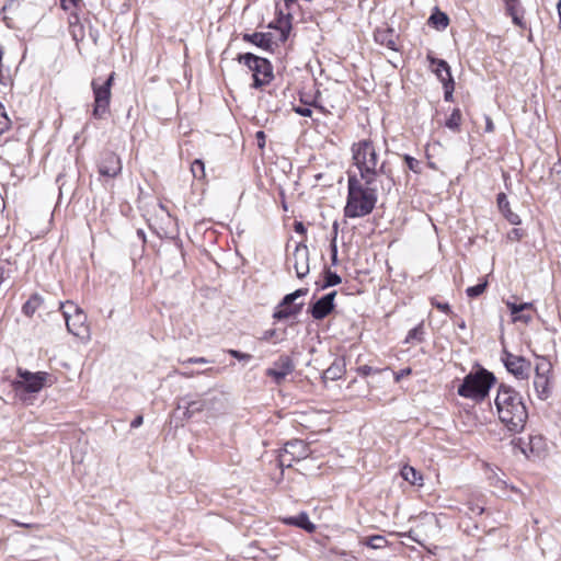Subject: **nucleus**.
Here are the masks:
<instances>
[{"mask_svg":"<svg viewBox=\"0 0 561 561\" xmlns=\"http://www.w3.org/2000/svg\"><path fill=\"white\" fill-rule=\"evenodd\" d=\"M352 154L360 180L365 184H376L377 180L385 175L388 180V190H390L393 184L391 171L387 168L386 161H380L373 141L364 139L353 144Z\"/></svg>","mask_w":561,"mask_h":561,"instance_id":"nucleus-1","label":"nucleus"},{"mask_svg":"<svg viewBox=\"0 0 561 561\" xmlns=\"http://www.w3.org/2000/svg\"><path fill=\"white\" fill-rule=\"evenodd\" d=\"M494 403L499 419L506 428L514 433L522 432L528 419V412L519 393L510 386L501 385Z\"/></svg>","mask_w":561,"mask_h":561,"instance_id":"nucleus-2","label":"nucleus"},{"mask_svg":"<svg viewBox=\"0 0 561 561\" xmlns=\"http://www.w3.org/2000/svg\"><path fill=\"white\" fill-rule=\"evenodd\" d=\"M376 203V184H365L355 175H350L347 180V199L344 207L345 217H365L374 210Z\"/></svg>","mask_w":561,"mask_h":561,"instance_id":"nucleus-3","label":"nucleus"},{"mask_svg":"<svg viewBox=\"0 0 561 561\" xmlns=\"http://www.w3.org/2000/svg\"><path fill=\"white\" fill-rule=\"evenodd\" d=\"M494 382V375L481 368L476 373L468 374L458 387L457 392L460 397L482 401L488 396Z\"/></svg>","mask_w":561,"mask_h":561,"instance_id":"nucleus-4","label":"nucleus"},{"mask_svg":"<svg viewBox=\"0 0 561 561\" xmlns=\"http://www.w3.org/2000/svg\"><path fill=\"white\" fill-rule=\"evenodd\" d=\"M115 72H111L107 78L102 79L101 77L94 78L91 82L93 91V111L92 116L95 119H104L110 113V104L112 98V85L114 81Z\"/></svg>","mask_w":561,"mask_h":561,"instance_id":"nucleus-5","label":"nucleus"},{"mask_svg":"<svg viewBox=\"0 0 561 561\" xmlns=\"http://www.w3.org/2000/svg\"><path fill=\"white\" fill-rule=\"evenodd\" d=\"M60 310L66 321L69 333L82 340L90 339V328L87 323L88 317L85 312L75 302H60Z\"/></svg>","mask_w":561,"mask_h":561,"instance_id":"nucleus-6","label":"nucleus"},{"mask_svg":"<svg viewBox=\"0 0 561 561\" xmlns=\"http://www.w3.org/2000/svg\"><path fill=\"white\" fill-rule=\"evenodd\" d=\"M237 59L252 72L253 88L259 89L273 80V67L266 58L255 56L252 53H245L240 54Z\"/></svg>","mask_w":561,"mask_h":561,"instance_id":"nucleus-7","label":"nucleus"},{"mask_svg":"<svg viewBox=\"0 0 561 561\" xmlns=\"http://www.w3.org/2000/svg\"><path fill=\"white\" fill-rule=\"evenodd\" d=\"M218 399L208 394L186 396L178 402L176 413H182V417L188 420L201 413H211Z\"/></svg>","mask_w":561,"mask_h":561,"instance_id":"nucleus-8","label":"nucleus"},{"mask_svg":"<svg viewBox=\"0 0 561 561\" xmlns=\"http://www.w3.org/2000/svg\"><path fill=\"white\" fill-rule=\"evenodd\" d=\"M310 453V447L304 440H289L278 455V465L282 468H290L295 461L306 459Z\"/></svg>","mask_w":561,"mask_h":561,"instance_id":"nucleus-9","label":"nucleus"},{"mask_svg":"<svg viewBox=\"0 0 561 561\" xmlns=\"http://www.w3.org/2000/svg\"><path fill=\"white\" fill-rule=\"evenodd\" d=\"M18 377L19 379L13 382L15 391L35 393L44 387L47 373H31L26 369L18 368Z\"/></svg>","mask_w":561,"mask_h":561,"instance_id":"nucleus-10","label":"nucleus"},{"mask_svg":"<svg viewBox=\"0 0 561 561\" xmlns=\"http://www.w3.org/2000/svg\"><path fill=\"white\" fill-rule=\"evenodd\" d=\"M536 375L534 379V387L537 396L541 400H546L550 396V380L549 373L551 371V364L545 357H540L536 365Z\"/></svg>","mask_w":561,"mask_h":561,"instance_id":"nucleus-11","label":"nucleus"},{"mask_svg":"<svg viewBox=\"0 0 561 561\" xmlns=\"http://www.w3.org/2000/svg\"><path fill=\"white\" fill-rule=\"evenodd\" d=\"M295 369L294 360L288 355H280L271 367L265 370V375L271 377L276 385H280L288 375Z\"/></svg>","mask_w":561,"mask_h":561,"instance_id":"nucleus-12","label":"nucleus"},{"mask_svg":"<svg viewBox=\"0 0 561 561\" xmlns=\"http://www.w3.org/2000/svg\"><path fill=\"white\" fill-rule=\"evenodd\" d=\"M502 360L507 371L514 375L517 379L528 378L531 365L525 357L504 352Z\"/></svg>","mask_w":561,"mask_h":561,"instance_id":"nucleus-13","label":"nucleus"},{"mask_svg":"<svg viewBox=\"0 0 561 561\" xmlns=\"http://www.w3.org/2000/svg\"><path fill=\"white\" fill-rule=\"evenodd\" d=\"M122 169L121 158L112 151L104 152L98 163L99 174L102 178L114 179L121 174Z\"/></svg>","mask_w":561,"mask_h":561,"instance_id":"nucleus-14","label":"nucleus"},{"mask_svg":"<svg viewBox=\"0 0 561 561\" xmlns=\"http://www.w3.org/2000/svg\"><path fill=\"white\" fill-rule=\"evenodd\" d=\"M298 278L305 277L309 273V249L304 243H298L289 259Z\"/></svg>","mask_w":561,"mask_h":561,"instance_id":"nucleus-15","label":"nucleus"},{"mask_svg":"<svg viewBox=\"0 0 561 561\" xmlns=\"http://www.w3.org/2000/svg\"><path fill=\"white\" fill-rule=\"evenodd\" d=\"M335 295L336 291H331L310 306L309 311L313 319L321 320L332 312Z\"/></svg>","mask_w":561,"mask_h":561,"instance_id":"nucleus-16","label":"nucleus"},{"mask_svg":"<svg viewBox=\"0 0 561 561\" xmlns=\"http://www.w3.org/2000/svg\"><path fill=\"white\" fill-rule=\"evenodd\" d=\"M506 306L511 311L512 321L514 323L523 322L525 324H528L533 320L531 314L526 313L525 311L535 310L534 302L515 304V302L507 301Z\"/></svg>","mask_w":561,"mask_h":561,"instance_id":"nucleus-17","label":"nucleus"},{"mask_svg":"<svg viewBox=\"0 0 561 561\" xmlns=\"http://www.w3.org/2000/svg\"><path fill=\"white\" fill-rule=\"evenodd\" d=\"M427 60L430 61L432 71L436 75L442 84L446 82L448 78L454 79L447 61L444 59L435 58L432 55H427Z\"/></svg>","mask_w":561,"mask_h":561,"instance_id":"nucleus-18","label":"nucleus"},{"mask_svg":"<svg viewBox=\"0 0 561 561\" xmlns=\"http://www.w3.org/2000/svg\"><path fill=\"white\" fill-rule=\"evenodd\" d=\"M374 36H375V41L378 44L383 45L389 49L398 50V48H397L398 35L396 34V32L392 28H390V27L377 28L375 31Z\"/></svg>","mask_w":561,"mask_h":561,"instance_id":"nucleus-19","label":"nucleus"},{"mask_svg":"<svg viewBox=\"0 0 561 561\" xmlns=\"http://www.w3.org/2000/svg\"><path fill=\"white\" fill-rule=\"evenodd\" d=\"M282 522L285 525L299 527L309 534L316 530V525L310 522L309 516L306 512H300L297 516L284 517Z\"/></svg>","mask_w":561,"mask_h":561,"instance_id":"nucleus-20","label":"nucleus"},{"mask_svg":"<svg viewBox=\"0 0 561 561\" xmlns=\"http://www.w3.org/2000/svg\"><path fill=\"white\" fill-rule=\"evenodd\" d=\"M506 13L512 18L515 25L525 28L526 24L523 20L524 10L519 0H504Z\"/></svg>","mask_w":561,"mask_h":561,"instance_id":"nucleus-21","label":"nucleus"},{"mask_svg":"<svg viewBox=\"0 0 561 561\" xmlns=\"http://www.w3.org/2000/svg\"><path fill=\"white\" fill-rule=\"evenodd\" d=\"M517 445L519 446L522 453L528 456V450L531 454H539L543 449V439L540 435L529 436L528 442H524L522 438H518Z\"/></svg>","mask_w":561,"mask_h":561,"instance_id":"nucleus-22","label":"nucleus"},{"mask_svg":"<svg viewBox=\"0 0 561 561\" xmlns=\"http://www.w3.org/2000/svg\"><path fill=\"white\" fill-rule=\"evenodd\" d=\"M497 207L501 214L506 218V220L512 225H519L520 218L517 214L513 213L510 208V202L504 193L497 194L496 197Z\"/></svg>","mask_w":561,"mask_h":561,"instance_id":"nucleus-23","label":"nucleus"},{"mask_svg":"<svg viewBox=\"0 0 561 561\" xmlns=\"http://www.w3.org/2000/svg\"><path fill=\"white\" fill-rule=\"evenodd\" d=\"M302 306V302H299L297 305L285 306H282V302H279L273 313V318L276 320H285L291 317H296L297 314L300 313Z\"/></svg>","mask_w":561,"mask_h":561,"instance_id":"nucleus-24","label":"nucleus"},{"mask_svg":"<svg viewBox=\"0 0 561 561\" xmlns=\"http://www.w3.org/2000/svg\"><path fill=\"white\" fill-rule=\"evenodd\" d=\"M243 41L254 44L257 47L264 49H271L273 45L272 34L271 33H252V34H243Z\"/></svg>","mask_w":561,"mask_h":561,"instance_id":"nucleus-25","label":"nucleus"},{"mask_svg":"<svg viewBox=\"0 0 561 561\" xmlns=\"http://www.w3.org/2000/svg\"><path fill=\"white\" fill-rule=\"evenodd\" d=\"M344 375V363L342 359H335L322 374V380H337Z\"/></svg>","mask_w":561,"mask_h":561,"instance_id":"nucleus-26","label":"nucleus"},{"mask_svg":"<svg viewBox=\"0 0 561 561\" xmlns=\"http://www.w3.org/2000/svg\"><path fill=\"white\" fill-rule=\"evenodd\" d=\"M69 32L75 42L79 43L84 38V27L77 14L69 16Z\"/></svg>","mask_w":561,"mask_h":561,"instance_id":"nucleus-27","label":"nucleus"},{"mask_svg":"<svg viewBox=\"0 0 561 561\" xmlns=\"http://www.w3.org/2000/svg\"><path fill=\"white\" fill-rule=\"evenodd\" d=\"M401 476L405 481H408L412 485H422L423 484L422 474L411 466H408V465L403 466L401 469Z\"/></svg>","mask_w":561,"mask_h":561,"instance_id":"nucleus-28","label":"nucleus"},{"mask_svg":"<svg viewBox=\"0 0 561 561\" xmlns=\"http://www.w3.org/2000/svg\"><path fill=\"white\" fill-rule=\"evenodd\" d=\"M428 24L433 25L436 30H445L449 24V18L446 13L436 10L428 19Z\"/></svg>","mask_w":561,"mask_h":561,"instance_id":"nucleus-29","label":"nucleus"},{"mask_svg":"<svg viewBox=\"0 0 561 561\" xmlns=\"http://www.w3.org/2000/svg\"><path fill=\"white\" fill-rule=\"evenodd\" d=\"M360 543L368 548L378 550L386 548L388 546V540L381 535H373L362 539Z\"/></svg>","mask_w":561,"mask_h":561,"instance_id":"nucleus-30","label":"nucleus"},{"mask_svg":"<svg viewBox=\"0 0 561 561\" xmlns=\"http://www.w3.org/2000/svg\"><path fill=\"white\" fill-rule=\"evenodd\" d=\"M424 324L423 322L419 323L415 328L411 329L407 337L404 340L405 343H421L424 340Z\"/></svg>","mask_w":561,"mask_h":561,"instance_id":"nucleus-31","label":"nucleus"},{"mask_svg":"<svg viewBox=\"0 0 561 561\" xmlns=\"http://www.w3.org/2000/svg\"><path fill=\"white\" fill-rule=\"evenodd\" d=\"M42 305V298L38 295H33L22 307L25 316L32 317Z\"/></svg>","mask_w":561,"mask_h":561,"instance_id":"nucleus-32","label":"nucleus"},{"mask_svg":"<svg viewBox=\"0 0 561 561\" xmlns=\"http://www.w3.org/2000/svg\"><path fill=\"white\" fill-rule=\"evenodd\" d=\"M461 112L459 108H455L450 116L447 118L446 121V127L454 130V131H458L459 130V127H460V124H461Z\"/></svg>","mask_w":561,"mask_h":561,"instance_id":"nucleus-33","label":"nucleus"},{"mask_svg":"<svg viewBox=\"0 0 561 561\" xmlns=\"http://www.w3.org/2000/svg\"><path fill=\"white\" fill-rule=\"evenodd\" d=\"M486 287H488V280H486V278H483L480 280L479 284L468 287L466 289V294L470 298H477L484 293Z\"/></svg>","mask_w":561,"mask_h":561,"instance_id":"nucleus-34","label":"nucleus"},{"mask_svg":"<svg viewBox=\"0 0 561 561\" xmlns=\"http://www.w3.org/2000/svg\"><path fill=\"white\" fill-rule=\"evenodd\" d=\"M341 282H342V279L336 273H334L330 270L324 271V283L322 285V288H328V287L339 285Z\"/></svg>","mask_w":561,"mask_h":561,"instance_id":"nucleus-35","label":"nucleus"},{"mask_svg":"<svg viewBox=\"0 0 561 561\" xmlns=\"http://www.w3.org/2000/svg\"><path fill=\"white\" fill-rule=\"evenodd\" d=\"M307 293H308L307 288H299V289L295 290L294 293L286 295L280 301L282 306L296 305L295 300H297L299 297L305 296Z\"/></svg>","mask_w":561,"mask_h":561,"instance_id":"nucleus-36","label":"nucleus"},{"mask_svg":"<svg viewBox=\"0 0 561 561\" xmlns=\"http://www.w3.org/2000/svg\"><path fill=\"white\" fill-rule=\"evenodd\" d=\"M191 171L195 179L202 180L205 178V164L201 159H196L191 164Z\"/></svg>","mask_w":561,"mask_h":561,"instance_id":"nucleus-37","label":"nucleus"},{"mask_svg":"<svg viewBox=\"0 0 561 561\" xmlns=\"http://www.w3.org/2000/svg\"><path fill=\"white\" fill-rule=\"evenodd\" d=\"M403 159L409 170L416 174H420L422 172V162L420 160L409 154H404Z\"/></svg>","mask_w":561,"mask_h":561,"instance_id":"nucleus-38","label":"nucleus"},{"mask_svg":"<svg viewBox=\"0 0 561 561\" xmlns=\"http://www.w3.org/2000/svg\"><path fill=\"white\" fill-rule=\"evenodd\" d=\"M444 88V99L445 101L449 102L453 101V93L455 90V81L454 79H447L446 82L443 83Z\"/></svg>","mask_w":561,"mask_h":561,"instance_id":"nucleus-39","label":"nucleus"},{"mask_svg":"<svg viewBox=\"0 0 561 561\" xmlns=\"http://www.w3.org/2000/svg\"><path fill=\"white\" fill-rule=\"evenodd\" d=\"M551 181L558 190H561V164H554L551 169Z\"/></svg>","mask_w":561,"mask_h":561,"instance_id":"nucleus-40","label":"nucleus"},{"mask_svg":"<svg viewBox=\"0 0 561 561\" xmlns=\"http://www.w3.org/2000/svg\"><path fill=\"white\" fill-rule=\"evenodd\" d=\"M432 306H434L435 308H437L438 310H440L442 312H444V313H446L448 316H453L454 314L449 304H447V302H440V301H437L435 299H432Z\"/></svg>","mask_w":561,"mask_h":561,"instance_id":"nucleus-41","label":"nucleus"},{"mask_svg":"<svg viewBox=\"0 0 561 561\" xmlns=\"http://www.w3.org/2000/svg\"><path fill=\"white\" fill-rule=\"evenodd\" d=\"M357 373L363 376V377H366L368 375H371V374H378L380 373V369L379 368H374L369 365H362L357 368Z\"/></svg>","mask_w":561,"mask_h":561,"instance_id":"nucleus-42","label":"nucleus"},{"mask_svg":"<svg viewBox=\"0 0 561 561\" xmlns=\"http://www.w3.org/2000/svg\"><path fill=\"white\" fill-rule=\"evenodd\" d=\"M279 30H280V41L285 42L288 37V34H289V30H290V24L288 23V21H283L280 20L279 21Z\"/></svg>","mask_w":561,"mask_h":561,"instance_id":"nucleus-43","label":"nucleus"},{"mask_svg":"<svg viewBox=\"0 0 561 561\" xmlns=\"http://www.w3.org/2000/svg\"><path fill=\"white\" fill-rule=\"evenodd\" d=\"M229 354L238 359V360H244V362H249L251 358H252V355L248 354V353H242L240 351H237V350H230L229 351Z\"/></svg>","mask_w":561,"mask_h":561,"instance_id":"nucleus-44","label":"nucleus"},{"mask_svg":"<svg viewBox=\"0 0 561 561\" xmlns=\"http://www.w3.org/2000/svg\"><path fill=\"white\" fill-rule=\"evenodd\" d=\"M330 252H331V262H332V265H336L337 264V244L335 242V238H333L331 240V243H330Z\"/></svg>","mask_w":561,"mask_h":561,"instance_id":"nucleus-45","label":"nucleus"},{"mask_svg":"<svg viewBox=\"0 0 561 561\" xmlns=\"http://www.w3.org/2000/svg\"><path fill=\"white\" fill-rule=\"evenodd\" d=\"M294 111L295 113L304 117H309L312 114V111L307 106H295Z\"/></svg>","mask_w":561,"mask_h":561,"instance_id":"nucleus-46","label":"nucleus"},{"mask_svg":"<svg viewBox=\"0 0 561 561\" xmlns=\"http://www.w3.org/2000/svg\"><path fill=\"white\" fill-rule=\"evenodd\" d=\"M208 363V359H206L205 357H190L185 360H182V365H186V364H206Z\"/></svg>","mask_w":561,"mask_h":561,"instance_id":"nucleus-47","label":"nucleus"},{"mask_svg":"<svg viewBox=\"0 0 561 561\" xmlns=\"http://www.w3.org/2000/svg\"><path fill=\"white\" fill-rule=\"evenodd\" d=\"M80 0H60L61 2V7L65 9V10H69L70 8H73V7H77L78 2Z\"/></svg>","mask_w":561,"mask_h":561,"instance_id":"nucleus-48","label":"nucleus"},{"mask_svg":"<svg viewBox=\"0 0 561 561\" xmlns=\"http://www.w3.org/2000/svg\"><path fill=\"white\" fill-rule=\"evenodd\" d=\"M276 335V331L274 329L267 330L263 333L262 340L268 341Z\"/></svg>","mask_w":561,"mask_h":561,"instance_id":"nucleus-49","label":"nucleus"},{"mask_svg":"<svg viewBox=\"0 0 561 561\" xmlns=\"http://www.w3.org/2000/svg\"><path fill=\"white\" fill-rule=\"evenodd\" d=\"M142 422H144V417H142V415H138L137 417H135V419L131 421L130 426H131L133 428H137V427H139V426L142 424Z\"/></svg>","mask_w":561,"mask_h":561,"instance_id":"nucleus-50","label":"nucleus"},{"mask_svg":"<svg viewBox=\"0 0 561 561\" xmlns=\"http://www.w3.org/2000/svg\"><path fill=\"white\" fill-rule=\"evenodd\" d=\"M294 228L297 233H306V228H305L304 224L300 221H296L294 225Z\"/></svg>","mask_w":561,"mask_h":561,"instance_id":"nucleus-51","label":"nucleus"},{"mask_svg":"<svg viewBox=\"0 0 561 561\" xmlns=\"http://www.w3.org/2000/svg\"><path fill=\"white\" fill-rule=\"evenodd\" d=\"M510 238L513 239V240H519L522 238V232L519 229H513L511 232H510Z\"/></svg>","mask_w":561,"mask_h":561,"instance_id":"nucleus-52","label":"nucleus"},{"mask_svg":"<svg viewBox=\"0 0 561 561\" xmlns=\"http://www.w3.org/2000/svg\"><path fill=\"white\" fill-rule=\"evenodd\" d=\"M403 536H407L408 538H410L411 540L422 545L421 540L415 536L414 531L413 530H410L408 534H403Z\"/></svg>","mask_w":561,"mask_h":561,"instance_id":"nucleus-53","label":"nucleus"},{"mask_svg":"<svg viewBox=\"0 0 561 561\" xmlns=\"http://www.w3.org/2000/svg\"><path fill=\"white\" fill-rule=\"evenodd\" d=\"M195 374H199V371L195 373V371H190V370H185V371H182L181 375L184 376V377H193Z\"/></svg>","mask_w":561,"mask_h":561,"instance_id":"nucleus-54","label":"nucleus"},{"mask_svg":"<svg viewBox=\"0 0 561 561\" xmlns=\"http://www.w3.org/2000/svg\"><path fill=\"white\" fill-rule=\"evenodd\" d=\"M557 10L559 15V27L561 28V0L558 1Z\"/></svg>","mask_w":561,"mask_h":561,"instance_id":"nucleus-55","label":"nucleus"},{"mask_svg":"<svg viewBox=\"0 0 561 561\" xmlns=\"http://www.w3.org/2000/svg\"><path fill=\"white\" fill-rule=\"evenodd\" d=\"M410 373V368L401 370V373L397 376V380H399L402 376L409 375Z\"/></svg>","mask_w":561,"mask_h":561,"instance_id":"nucleus-56","label":"nucleus"},{"mask_svg":"<svg viewBox=\"0 0 561 561\" xmlns=\"http://www.w3.org/2000/svg\"><path fill=\"white\" fill-rule=\"evenodd\" d=\"M256 137H257V139L263 140L262 144L260 142V147H263L264 146V133L263 131H257L256 133Z\"/></svg>","mask_w":561,"mask_h":561,"instance_id":"nucleus-57","label":"nucleus"},{"mask_svg":"<svg viewBox=\"0 0 561 561\" xmlns=\"http://www.w3.org/2000/svg\"><path fill=\"white\" fill-rule=\"evenodd\" d=\"M486 130L492 131L493 130V123L491 119L486 121Z\"/></svg>","mask_w":561,"mask_h":561,"instance_id":"nucleus-58","label":"nucleus"},{"mask_svg":"<svg viewBox=\"0 0 561 561\" xmlns=\"http://www.w3.org/2000/svg\"><path fill=\"white\" fill-rule=\"evenodd\" d=\"M458 328L463 330L466 329V322L463 320H460L458 323H457Z\"/></svg>","mask_w":561,"mask_h":561,"instance_id":"nucleus-59","label":"nucleus"},{"mask_svg":"<svg viewBox=\"0 0 561 561\" xmlns=\"http://www.w3.org/2000/svg\"><path fill=\"white\" fill-rule=\"evenodd\" d=\"M333 230H334V237L333 238L336 239V236H337V222H334Z\"/></svg>","mask_w":561,"mask_h":561,"instance_id":"nucleus-60","label":"nucleus"},{"mask_svg":"<svg viewBox=\"0 0 561 561\" xmlns=\"http://www.w3.org/2000/svg\"><path fill=\"white\" fill-rule=\"evenodd\" d=\"M138 234L141 236L142 238L145 237L142 230H138Z\"/></svg>","mask_w":561,"mask_h":561,"instance_id":"nucleus-61","label":"nucleus"},{"mask_svg":"<svg viewBox=\"0 0 561 561\" xmlns=\"http://www.w3.org/2000/svg\"><path fill=\"white\" fill-rule=\"evenodd\" d=\"M482 512H483V508L479 507V514H482Z\"/></svg>","mask_w":561,"mask_h":561,"instance_id":"nucleus-62","label":"nucleus"}]
</instances>
